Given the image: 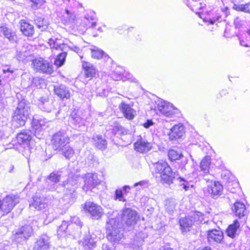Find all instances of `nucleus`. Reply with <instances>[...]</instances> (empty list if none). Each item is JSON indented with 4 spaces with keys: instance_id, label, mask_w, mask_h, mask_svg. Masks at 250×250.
I'll return each mask as SVG.
<instances>
[{
    "instance_id": "nucleus-2",
    "label": "nucleus",
    "mask_w": 250,
    "mask_h": 250,
    "mask_svg": "<svg viewBox=\"0 0 250 250\" xmlns=\"http://www.w3.org/2000/svg\"><path fill=\"white\" fill-rule=\"evenodd\" d=\"M105 229L106 238L113 244L118 243L124 237L122 232V225L117 218H109L107 220Z\"/></svg>"
},
{
    "instance_id": "nucleus-42",
    "label": "nucleus",
    "mask_w": 250,
    "mask_h": 250,
    "mask_svg": "<svg viewBox=\"0 0 250 250\" xmlns=\"http://www.w3.org/2000/svg\"><path fill=\"white\" fill-rule=\"evenodd\" d=\"M61 174L58 171L53 172L48 176L47 179L51 182L56 184L60 181Z\"/></svg>"
},
{
    "instance_id": "nucleus-8",
    "label": "nucleus",
    "mask_w": 250,
    "mask_h": 250,
    "mask_svg": "<svg viewBox=\"0 0 250 250\" xmlns=\"http://www.w3.org/2000/svg\"><path fill=\"white\" fill-rule=\"evenodd\" d=\"M136 212L131 208H125L122 211V221L128 226H131L136 223Z\"/></svg>"
},
{
    "instance_id": "nucleus-52",
    "label": "nucleus",
    "mask_w": 250,
    "mask_h": 250,
    "mask_svg": "<svg viewBox=\"0 0 250 250\" xmlns=\"http://www.w3.org/2000/svg\"><path fill=\"white\" fill-rule=\"evenodd\" d=\"M70 221L72 223H74L77 225L80 226V227L82 226V223L80 220V219L77 216H73L71 217Z\"/></svg>"
},
{
    "instance_id": "nucleus-11",
    "label": "nucleus",
    "mask_w": 250,
    "mask_h": 250,
    "mask_svg": "<svg viewBox=\"0 0 250 250\" xmlns=\"http://www.w3.org/2000/svg\"><path fill=\"white\" fill-rule=\"evenodd\" d=\"M157 108L161 113L167 117L171 116L176 113L177 109H175L173 105L166 101H159L157 104Z\"/></svg>"
},
{
    "instance_id": "nucleus-1",
    "label": "nucleus",
    "mask_w": 250,
    "mask_h": 250,
    "mask_svg": "<svg viewBox=\"0 0 250 250\" xmlns=\"http://www.w3.org/2000/svg\"><path fill=\"white\" fill-rule=\"evenodd\" d=\"M154 167L153 175L156 177H160L162 182L170 185L173 183V180L176 179L179 187L186 191L189 189V183L181 177L176 178V173L172 171L171 168L167 162L162 161H158L154 164Z\"/></svg>"
},
{
    "instance_id": "nucleus-58",
    "label": "nucleus",
    "mask_w": 250,
    "mask_h": 250,
    "mask_svg": "<svg viewBox=\"0 0 250 250\" xmlns=\"http://www.w3.org/2000/svg\"><path fill=\"white\" fill-rule=\"evenodd\" d=\"M153 124V123L150 120H148L144 124V126L146 128H149L151 125H152Z\"/></svg>"
},
{
    "instance_id": "nucleus-25",
    "label": "nucleus",
    "mask_w": 250,
    "mask_h": 250,
    "mask_svg": "<svg viewBox=\"0 0 250 250\" xmlns=\"http://www.w3.org/2000/svg\"><path fill=\"white\" fill-rule=\"evenodd\" d=\"M84 183L85 186L88 188H94L100 183V181L98 179L97 174L88 173L85 175Z\"/></svg>"
},
{
    "instance_id": "nucleus-13",
    "label": "nucleus",
    "mask_w": 250,
    "mask_h": 250,
    "mask_svg": "<svg viewBox=\"0 0 250 250\" xmlns=\"http://www.w3.org/2000/svg\"><path fill=\"white\" fill-rule=\"evenodd\" d=\"M85 208L95 219L99 218L103 214L102 208L93 202H86Z\"/></svg>"
},
{
    "instance_id": "nucleus-31",
    "label": "nucleus",
    "mask_w": 250,
    "mask_h": 250,
    "mask_svg": "<svg viewBox=\"0 0 250 250\" xmlns=\"http://www.w3.org/2000/svg\"><path fill=\"white\" fill-rule=\"evenodd\" d=\"M130 188L128 186H125L123 188V189H117L115 192V199L119 201L125 202L126 199L124 197V195L128 192V189Z\"/></svg>"
},
{
    "instance_id": "nucleus-54",
    "label": "nucleus",
    "mask_w": 250,
    "mask_h": 250,
    "mask_svg": "<svg viewBox=\"0 0 250 250\" xmlns=\"http://www.w3.org/2000/svg\"><path fill=\"white\" fill-rule=\"evenodd\" d=\"M222 21L221 16L219 14H217V15L215 17L213 18L212 19H210L209 20V22L210 24H214V22L216 21Z\"/></svg>"
},
{
    "instance_id": "nucleus-32",
    "label": "nucleus",
    "mask_w": 250,
    "mask_h": 250,
    "mask_svg": "<svg viewBox=\"0 0 250 250\" xmlns=\"http://www.w3.org/2000/svg\"><path fill=\"white\" fill-rule=\"evenodd\" d=\"M239 226V222L237 220H234L233 223L230 225L226 230L228 236L231 238L235 237Z\"/></svg>"
},
{
    "instance_id": "nucleus-5",
    "label": "nucleus",
    "mask_w": 250,
    "mask_h": 250,
    "mask_svg": "<svg viewBox=\"0 0 250 250\" xmlns=\"http://www.w3.org/2000/svg\"><path fill=\"white\" fill-rule=\"evenodd\" d=\"M33 234L32 227L25 225L17 229L13 235V239L18 243L26 241Z\"/></svg>"
},
{
    "instance_id": "nucleus-12",
    "label": "nucleus",
    "mask_w": 250,
    "mask_h": 250,
    "mask_svg": "<svg viewBox=\"0 0 250 250\" xmlns=\"http://www.w3.org/2000/svg\"><path fill=\"white\" fill-rule=\"evenodd\" d=\"M48 121L45 118L36 119L33 118L32 125L35 136L38 138H40L42 135L41 134L42 129L44 126H47V125H46Z\"/></svg>"
},
{
    "instance_id": "nucleus-18",
    "label": "nucleus",
    "mask_w": 250,
    "mask_h": 250,
    "mask_svg": "<svg viewBox=\"0 0 250 250\" xmlns=\"http://www.w3.org/2000/svg\"><path fill=\"white\" fill-rule=\"evenodd\" d=\"M119 108L126 119L129 120L134 119L136 111L128 104L122 102L119 104Z\"/></svg>"
},
{
    "instance_id": "nucleus-28",
    "label": "nucleus",
    "mask_w": 250,
    "mask_h": 250,
    "mask_svg": "<svg viewBox=\"0 0 250 250\" xmlns=\"http://www.w3.org/2000/svg\"><path fill=\"white\" fill-rule=\"evenodd\" d=\"M82 67L84 70V74L86 78H91L95 76L96 71L94 66L87 62H82Z\"/></svg>"
},
{
    "instance_id": "nucleus-34",
    "label": "nucleus",
    "mask_w": 250,
    "mask_h": 250,
    "mask_svg": "<svg viewBox=\"0 0 250 250\" xmlns=\"http://www.w3.org/2000/svg\"><path fill=\"white\" fill-rule=\"evenodd\" d=\"M179 223L182 229L185 231H187V229L189 230L188 228L191 227L194 225L193 221L189 216L180 219Z\"/></svg>"
},
{
    "instance_id": "nucleus-37",
    "label": "nucleus",
    "mask_w": 250,
    "mask_h": 250,
    "mask_svg": "<svg viewBox=\"0 0 250 250\" xmlns=\"http://www.w3.org/2000/svg\"><path fill=\"white\" fill-rule=\"evenodd\" d=\"M60 150L62 151L63 155L67 159L71 158L74 154V150L69 145H67Z\"/></svg>"
},
{
    "instance_id": "nucleus-41",
    "label": "nucleus",
    "mask_w": 250,
    "mask_h": 250,
    "mask_svg": "<svg viewBox=\"0 0 250 250\" xmlns=\"http://www.w3.org/2000/svg\"><path fill=\"white\" fill-rule=\"evenodd\" d=\"M189 216L193 221V224L195 222H201L203 220V214L199 211L192 212Z\"/></svg>"
},
{
    "instance_id": "nucleus-49",
    "label": "nucleus",
    "mask_w": 250,
    "mask_h": 250,
    "mask_svg": "<svg viewBox=\"0 0 250 250\" xmlns=\"http://www.w3.org/2000/svg\"><path fill=\"white\" fill-rule=\"evenodd\" d=\"M32 83L35 86L40 88L44 84V80L37 77L33 78Z\"/></svg>"
},
{
    "instance_id": "nucleus-21",
    "label": "nucleus",
    "mask_w": 250,
    "mask_h": 250,
    "mask_svg": "<svg viewBox=\"0 0 250 250\" xmlns=\"http://www.w3.org/2000/svg\"><path fill=\"white\" fill-rule=\"evenodd\" d=\"M96 242L95 238L90 235H85L83 238L79 241L81 245L86 250H89L96 247Z\"/></svg>"
},
{
    "instance_id": "nucleus-10",
    "label": "nucleus",
    "mask_w": 250,
    "mask_h": 250,
    "mask_svg": "<svg viewBox=\"0 0 250 250\" xmlns=\"http://www.w3.org/2000/svg\"><path fill=\"white\" fill-rule=\"evenodd\" d=\"M134 149L138 152L146 153L151 149L152 144L140 136L134 144Z\"/></svg>"
},
{
    "instance_id": "nucleus-15",
    "label": "nucleus",
    "mask_w": 250,
    "mask_h": 250,
    "mask_svg": "<svg viewBox=\"0 0 250 250\" xmlns=\"http://www.w3.org/2000/svg\"><path fill=\"white\" fill-rule=\"evenodd\" d=\"M38 105L42 110L47 112H51L54 109L53 102L50 101L47 96L40 97L38 99Z\"/></svg>"
},
{
    "instance_id": "nucleus-35",
    "label": "nucleus",
    "mask_w": 250,
    "mask_h": 250,
    "mask_svg": "<svg viewBox=\"0 0 250 250\" xmlns=\"http://www.w3.org/2000/svg\"><path fill=\"white\" fill-rule=\"evenodd\" d=\"M210 165V157L208 156L204 157L201 161L200 168L201 171L205 173L209 172V168Z\"/></svg>"
},
{
    "instance_id": "nucleus-27",
    "label": "nucleus",
    "mask_w": 250,
    "mask_h": 250,
    "mask_svg": "<svg viewBox=\"0 0 250 250\" xmlns=\"http://www.w3.org/2000/svg\"><path fill=\"white\" fill-rule=\"evenodd\" d=\"M21 30L22 33L26 36L32 37L34 34V27L25 21L21 20L20 21Z\"/></svg>"
},
{
    "instance_id": "nucleus-29",
    "label": "nucleus",
    "mask_w": 250,
    "mask_h": 250,
    "mask_svg": "<svg viewBox=\"0 0 250 250\" xmlns=\"http://www.w3.org/2000/svg\"><path fill=\"white\" fill-rule=\"evenodd\" d=\"M69 122L74 128H77L83 124V120L75 111H73L70 115Z\"/></svg>"
},
{
    "instance_id": "nucleus-45",
    "label": "nucleus",
    "mask_w": 250,
    "mask_h": 250,
    "mask_svg": "<svg viewBox=\"0 0 250 250\" xmlns=\"http://www.w3.org/2000/svg\"><path fill=\"white\" fill-rule=\"evenodd\" d=\"M69 224L68 222L66 221H63L62 222V225L59 227V228L57 230L58 235H62V233H66L67 232V229L68 227Z\"/></svg>"
},
{
    "instance_id": "nucleus-16",
    "label": "nucleus",
    "mask_w": 250,
    "mask_h": 250,
    "mask_svg": "<svg viewBox=\"0 0 250 250\" xmlns=\"http://www.w3.org/2000/svg\"><path fill=\"white\" fill-rule=\"evenodd\" d=\"M50 249L49 238L46 235L40 236L34 246V250H50Z\"/></svg>"
},
{
    "instance_id": "nucleus-30",
    "label": "nucleus",
    "mask_w": 250,
    "mask_h": 250,
    "mask_svg": "<svg viewBox=\"0 0 250 250\" xmlns=\"http://www.w3.org/2000/svg\"><path fill=\"white\" fill-rule=\"evenodd\" d=\"M77 198L76 191L65 190V193L62 197V200L65 204H71L74 202Z\"/></svg>"
},
{
    "instance_id": "nucleus-36",
    "label": "nucleus",
    "mask_w": 250,
    "mask_h": 250,
    "mask_svg": "<svg viewBox=\"0 0 250 250\" xmlns=\"http://www.w3.org/2000/svg\"><path fill=\"white\" fill-rule=\"evenodd\" d=\"M250 3L244 4H239L234 3L232 8L237 11L243 12L246 13H250Z\"/></svg>"
},
{
    "instance_id": "nucleus-51",
    "label": "nucleus",
    "mask_w": 250,
    "mask_h": 250,
    "mask_svg": "<svg viewBox=\"0 0 250 250\" xmlns=\"http://www.w3.org/2000/svg\"><path fill=\"white\" fill-rule=\"evenodd\" d=\"M57 189V185L54 183L50 184L48 183L46 185L45 190L46 191H55Z\"/></svg>"
},
{
    "instance_id": "nucleus-44",
    "label": "nucleus",
    "mask_w": 250,
    "mask_h": 250,
    "mask_svg": "<svg viewBox=\"0 0 250 250\" xmlns=\"http://www.w3.org/2000/svg\"><path fill=\"white\" fill-rule=\"evenodd\" d=\"M104 52L103 50L94 47L91 49V54L92 58L100 59L102 58Z\"/></svg>"
},
{
    "instance_id": "nucleus-50",
    "label": "nucleus",
    "mask_w": 250,
    "mask_h": 250,
    "mask_svg": "<svg viewBox=\"0 0 250 250\" xmlns=\"http://www.w3.org/2000/svg\"><path fill=\"white\" fill-rule=\"evenodd\" d=\"M32 2V7L34 9H38L45 2L44 0H30Z\"/></svg>"
},
{
    "instance_id": "nucleus-62",
    "label": "nucleus",
    "mask_w": 250,
    "mask_h": 250,
    "mask_svg": "<svg viewBox=\"0 0 250 250\" xmlns=\"http://www.w3.org/2000/svg\"><path fill=\"white\" fill-rule=\"evenodd\" d=\"M97 25V22L96 21H94V22H92L91 23V25L90 26V27H92V28H94Z\"/></svg>"
},
{
    "instance_id": "nucleus-6",
    "label": "nucleus",
    "mask_w": 250,
    "mask_h": 250,
    "mask_svg": "<svg viewBox=\"0 0 250 250\" xmlns=\"http://www.w3.org/2000/svg\"><path fill=\"white\" fill-rule=\"evenodd\" d=\"M33 69L37 72L51 74L53 72L52 66L42 58H36L33 61Z\"/></svg>"
},
{
    "instance_id": "nucleus-19",
    "label": "nucleus",
    "mask_w": 250,
    "mask_h": 250,
    "mask_svg": "<svg viewBox=\"0 0 250 250\" xmlns=\"http://www.w3.org/2000/svg\"><path fill=\"white\" fill-rule=\"evenodd\" d=\"M55 94L62 99H68L70 97V93L68 88L64 85L60 84L54 86Z\"/></svg>"
},
{
    "instance_id": "nucleus-17",
    "label": "nucleus",
    "mask_w": 250,
    "mask_h": 250,
    "mask_svg": "<svg viewBox=\"0 0 250 250\" xmlns=\"http://www.w3.org/2000/svg\"><path fill=\"white\" fill-rule=\"evenodd\" d=\"M185 134L184 127L180 124L174 125L168 133L170 140H176L182 138Z\"/></svg>"
},
{
    "instance_id": "nucleus-53",
    "label": "nucleus",
    "mask_w": 250,
    "mask_h": 250,
    "mask_svg": "<svg viewBox=\"0 0 250 250\" xmlns=\"http://www.w3.org/2000/svg\"><path fill=\"white\" fill-rule=\"evenodd\" d=\"M147 185H148V182L147 181L143 180V181H141L138 183H135L133 187L136 188V187H137L138 186H140L141 187L145 188V187H147Z\"/></svg>"
},
{
    "instance_id": "nucleus-22",
    "label": "nucleus",
    "mask_w": 250,
    "mask_h": 250,
    "mask_svg": "<svg viewBox=\"0 0 250 250\" xmlns=\"http://www.w3.org/2000/svg\"><path fill=\"white\" fill-rule=\"evenodd\" d=\"M31 137L27 131H21L17 135L18 143L23 148L28 147Z\"/></svg>"
},
{
    "instance_id": "nucleus-38",
    "label": "nucleus",
    "mask_w": 250,
    "mask_h": 250,
    "mask_svg": "<svg viewBox=\"0 0 250 250\" xmlns=\"http://www.w3.org/2000/svg\"><path fill=\"white\" fill-rule=\"evenodd\" d=\"M63 52L60 53L55 59L54 64L58 67L62 66L65 61L67 55V53L65 51H62Z\"/></svg>"
},
{
    "instance_id": "nucleus-39",
    "label": "nucleus",
    "mask_w": 250,
    "mask_h": 250,
    "mask_svg": "<svg viewBox=\"0 0 250 250\" xmlns=\"http://www.w3.org/2000/svg\"><path fill=\"white\" fill-rule=\"evenodd\" d=\"M168 156L171 161H174L181 159L183 155L174 149H170L168 152Z\"/></svg>"
},
{
    "instance_id": "nucleus-61",
    "label": "nucleus",
    "mask_w": 250,
    "mask_h": 250,
    "mask_svg": "<svg viewBox=\"0 0 250 250\" xmlns=\"http://www.w3.org/2000/svg\"><path fill=\"white\" fill-rule=\"evenodd\" d=\"M244 41H240V43L241 45H243V46H247V47H250V45L247 44H244Z\"/></svg>"
},
{
    "instance_id": "nucleus-33",
    "label": "nucleus",
    "mask_w": 250,
    "mask_h": 250,
    "mask_svg": "<svg viewBox=\"0 0 250 250\" xmlns=\"http://www.w3.org/2000/svg\"><path fill=\"white\" fill-rule=\"evenodd\" d=\"M33 202L30 205V207H33L37 210H41L44 208L47 204L44 202V200L40 197H34L33 198Z\"/></svg>"
},
{
    "instance_id": "nucleus-56",
    "label": "nucleus",
    "mask_w": 250,
    "mask_h": 250,
    "mask_svg": "<svg viewBox=\"0 0 250 250\" xmlns=\"http://www.w3.org/2000/svg\"><path fill=\"white\" fill-rule=\"evenodd\" d=\"M17 53H18L17 56L20 59H23L25 57H26L27 56V55L26 54L25 52H23L21 51L19 52L18 51Z\"/></svg>"
},
{
    "instance_id": "nucleus-43",
    "label": "nucleus",
    "mask_w": 250,
    "mask_h": 250,
    "mask_svg": "<svg viewBox=\"0 0 250 250\" xmlns=\"http://www.w3.org/2000/svg\"><path fill=\"white\" fill-rule=\"evenodd\" d=\"M34 21L35 24L39 28H43V29H45L48 25L47 21L42 17H36Z\"/></svg>"
},
{
    "instance_id": "nucleus-20",
    "label": "nucleus",
    "mask_w": 250,
    "mask_h": 250,
    "mask_svg": "<svg viewBox=\"0 0 250 250\" xmlns=\"http://www.w3.org/2000/svg\"><path fill=\"white\" fill-rule=\"evenodd\" d=\"M79 179L80 177L77 175L70 176L66 181L63 182V186L66 190L76 191Z\"/></svg>"
},
{
    "instance_id": "nucleus-55",
    "label": "nucleus",
    "mask_w": 250,
    "mask_h": 250,
    "mask_svg": "<svg viewBox=\"0 0 250 250\" xmlns=\"http://www.w3.org/2000/svg\"><path fill=\"white\" fill-rule=\"evenodd\" d=\"M95 18V14L93 12H90L89 14L85 16V18L88 21H93Z\"/></svg>"
},
{
    "instance_id": "nucleus-48",
    "label": "nucleus",
    "mask_w": 250,
    "mask_h": 250,
    "mask_svg": "<svg viewBox=\"0 0 250 250\" xmlns=\"http://www.w3.org/2000/svg\"><path fill=\"white\" fill-rule=\"evenodd\" d=\"M64 11L65 14L63 15V17L65 19L66 22H71L75 20V16L73 14L67 9H65Z\"/></svg>"
},
{
    "instance_id": "nucleus-4",
    "label": "nucleus",
    "mask_w": 250,
    "mask_h": 250,
    "mask_svg": "<svg viewBox=\"0 0 250 250\" xmlns=\"http://www.w3.org/2000/svg\"><path fill=\"white\" fill-rule=\"evenodd\" d=\"M1 194H0V209L4 213H8L11 211L14 206L19 202L18 196L10 194L7 195L1 201Z\"/></svg>"
},
{
    "instance_id": "nucleus-24",
    "label": "nucleus",
    "mask_w": 250,
    "mask_h": 250,
    "mask_svg": "<svg viewBox=\"0 0 250 250\" xmlns=\"http://www.w3.org/2000/svg\"><path fill=\"white\" fill-rule=\"evenodd\" d=\"M233 212L239 218L244 217L247 213L245 205L242 202H236L232 208Z\"/></svg>"
},
{
    "instance_id": "nucleus-60",
    "label": "nucleus",
    "mask_w": 250,
    "mask_h": 250,
    "mask_svg": "<svg viewBox=\"0 0 250 250\" xmlns=\"http://www.w3.org/2000/svg\"><path fill=\"white\" fill-rule=\"evenodd\" d=\"M3 72L4 73H6V72H10L11 73H13L14 71L10 70L9 68H5L3 69Z\"/></svg>"
},
{
    "instance_id": "nucleus-3",
    "label": "nucleus",
    "mask_w": 250,
    "mask_h": 250,
    "mask_svg": "<svg viewBox=\"0 0 250 250\" xmlns=\"http://www.w3.org/2000/svg\"><path fill=\"white\" fill-rule=\"evenodd\" d=\"M29 107L23 100L20 101L14 111L12 116V124L18 128L23 126L27 119Z\"/></svg>"
},
{
    "instance_id": "nucleus-23",
    "label": "nucleus",
    "mask_w": 250,
    "mask_h": 250,
    "mask_svg": "<svg viewBox=\"0 0 250 250\" xmlns=\"http://www.w3.org/2000/svg\"><path fill=\"white\" fill-rule=\"evenodd\" d=\"M92 141L93 146L98 149L104 150L107 147V141L101 135H93Z\"/></svg>"
},
{
    "instance_id": "nucleus-57",
    "label": "nucleus",
    "mask_w": 250,
    "mask_h": 250,
    "mask_svg": "<svg viewBox=\"0 0 250 250\" xmlns=\"http://www.w3.org/2000/svg\"><path fill=\"white\" fill-rule=\"evenodd\" d=\"M102 250H112V249L109 246V245L104 243L103 244Z\"/></svg>"
},
{
    "instance_id": "nucleus-14",
    "label": "nucleus",
    "mask_w": 250,
    "mask_h": 250,
    "mask_svg": "<svg viewBox=\"0 0 250 250\" xmlns=\"http://www.w3.org/2000/svg\"><path fill=\"white\" fill-rule=\"evenodd\" d=\"M207 238L210 244L221 243L224 238L223 232L219 229H214L208 231Z\"/></svg>"
},
{
    "instance_id": "nucleus-7",
    "label": "nucleus",
    "mask_w": 250,
    "mask_h": 250,
    "mask_svg": "<svg viewBox=\"0 0 250 250\" xmlns=\"http://www.w3.org/2000/svg\"><path fill=\"white\" fill-rule=\"evenodd\" d=\"M69 138L65 134L58 132L53 136V146L55 150H60L69 143Z\"/></svg>"
},
{
    "instance_id": "nucleus-59",
    "label": "nucleus",
    "mask_w": 250,
    "mask_h": 250,
    "mask_svg": "<svg viewBox=\"0 0 250 250\" xmlns=\"http://www.w3.org/2000/svg\"><path fill=\"white\" fill-rule=\"evenodd\" d=\"M71 49L78 54H79L81 52V49L77 46L72 47Z\"/></svg>"
},
{
    "instance_id": "nucleus-26",
    "label": "nucleus",
    "mask_w": 250,
    "mask_h": 250,
    "mask_svg": "<svg viewBox=\"0 0 250 250\" xmlns=\"http://www.w3.org/2000/svg\"><path fill=\"white\" fill-rule=\"evenodd\" d=\"M48 43L52 49L65 51L67 48V45L63 43L61 39L58 38H50L49 39Z\"/></svg>"
},
{
    "instance_id": "nucleus-46",
    "label": "nucleus",
    "mask_w": 250,
    "mask_h": 250,
    "mask_svg": "<svg viewBox=\"0 0 250 250\" xmlns=\"http://www.w3.org/2000/svg\"><path fill=\"white\" fill-rule=\"evenodd\" d=\"M1 31L3 35L10 41L14 40V35L11 32L10 30L8 28L6 27H2L1 28Z\"/></svg>"
},
{
    "instance_id": "nucleus-40",
    "label": "nucleus",
    "mask_w": 250,
    "mask_h": 250,
    "mask_svg": "<svg viewBox=\"0 0 250 250\" xmlns=\"http://www.w3.org/2000/svg\"><path fill=\"white\" fill-rule=\"evenodd\" d=\"M113 132L117 135H125L127 133L128 130L120 125L114 126L112 129Z\"/></svg>"
},
{
    "instance_id": "nucleus-63",
    "label": "nucleus",
    "mask_w": 250,
    "mask_h": 250,
    "mask_svg": "<svg viewBox=\"0 0 250 250\" xmlns=\"http://www.w3.org/2000/svg\"><path fill=\"white\" fill-rule=\"evenodd\" d=\"M3 132L0 131V140L1 139V138L3 137Z\"/></svg>"
},
{
    "instance_id": "nucleus-47",
    "label": "nucleus",
    "mask_w": 250,
    "mask_h": 250,
    "mask_svg": "<svg viewBox=\"0 0 250 250\" xmlns=\"http://www.w3.org/2000/svg\"><path fill=\"white\" fill-rule=\"evenodd\" d=\"M192 3L190 2L189 4H187L188 7H190V8L193 11H196L197 10L201 9V3L198 2V0L195 1L194 0H192Z\"/></svg>"
},
{
    "instance_id": "nucleus-64",
    "label": "nucleus",
    "mask_w": 250,
    "mask_h": 250,
    "mask_svg": "<svg viewBox=\"0 0 250 250\" xmlns=\"http://www.w3.org/2000/svg\"><path fill=\"white\" fill-rule=\"evenodd\" d=\"M202 250H211L210 248L206 247L204 249H202Z\"/></svg>"
},
{
    "instance_id": "nucleus-9",
    "label": "nucleus",
    "mask_w": 250,
    "mask_h": 250,
    "mask_svg": "<svg viewBox=\"0 0 250 250\" xmlns=\"http://www.w3.org/2000/svg\"><path fill=\"white\" fill-rule=\"evenodd\" d=\"M204 179L207 182H209L208 185V191L213 198H216L221 194L223 187L219 182L212 180L209 182L208 179L205 178Z\"/></svg>"
}]
</instances>
